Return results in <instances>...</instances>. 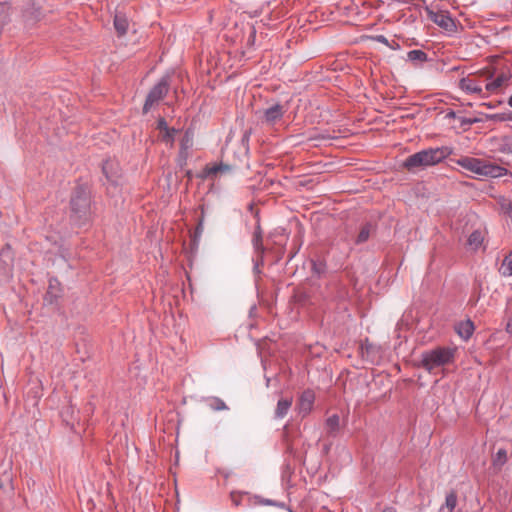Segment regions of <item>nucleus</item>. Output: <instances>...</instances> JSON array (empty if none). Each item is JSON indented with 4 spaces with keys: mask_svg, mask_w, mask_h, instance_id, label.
Masks as SVG:
<instances>
[{
    "mask_svg": "<svg viewBox=\"0 0 512 512\" xmlns=\"http://www.w3.org/2000/svg\"><path fill=\"white\" fill-rule=\"evenodd\" d=\"M91 190L87 184H78L71 192L70 219L77 226H84L92 220Z\"/></svg>",
    "mask_w": 512,
    "mask_h": 512,
    "instance_id": "1",
    "label": "nucleus"
},
{
    "mask_svg": "<svg viewBox=\"0 0 512 512\" xmlns=\"http://www.w3.org/2000/svg\"><path fill=\"white\" fill-rule=\"evenodd\" d=\"M451 153L452 149L447 146L421 150L408 156L403 162V167L410 172H416L442 162Z\"/></svg>",
    "mask_w": 512,
    "mask_h": 512,
    "instance_id": "2",
    "label": "nucleus"
},
{
    "mask_svg": "<svg viewBox=\"0 0 512 512\" xmlns=\"http://www.w3.org/2000/svg\"><path fill=\"white\" fill-rule=\"evenodd\" d=\"M454 356L455 349L449 347H437L423 352L421 354V359L416 366L421 367L432 374L435 369L452 363Z\"/></svg>",
    "mask_w": 512,
    "mask_h": 512,
    "instance_id": "3",
    "label": "nucleus"
},
{
    "mask_svg": "<svg viewBox=\"0 0 512 512\" xmlns=\"http://www.w3.org/2000/svg\"><path fill=\"white\" fill-rule=\"evenodd\" d=\"M480 77L486 81L485 89L490 93H495L503 86L507 85L512 77L509 70H502L498 74L490 69H485L481 72Z\"/></svg>",
    "mask_w": 512,
    "mask_h": 512,
    "instance_id": "4",
    "label": "nucleus"
},
{
    "mask_svg": "<svg viewBox=\"0 0 512 512\" xmlns=\"http://www.w3.org/2000/svg\"><path fill=\"white\" fill-rule=\"evenodd\" d=\"M169 77L164 76L160 79V81L153 86V88L149 91L144 106L143 112L147 113L150 109L158 103L161 99H163L168 91H169Z\"/></svg>",
    "mask_w": 512,
    "mask_h": 512,
    "instance_id": "5",
    "label": "nucleus"
},
{
    "mask_svg": "<svg viewBox=\"0 0 512 512\" xmlns=\"http://www.w3.org/2000/svg\"><path fill=\"white\" fill-rule=\"evenodd\" d=\"M252 244L254 251L257 254V258L254 260V272L260 273V266L263 265V255L265 252V247L263 246L262 243V229L259 224L256 226L255 231L253 233Z\"/></svg>",
    "mask_w": 512,
    "mask_h": 512,
    "instance_id": "6",
    "label": "nucleus"
},
{
    "mask_svg": "<svg viewBox=\"0 0 512 512\" xmlns=\"http://www.w3.org/2000/svg\"><path fill=\"white\" fill-rule=\"evenodd\" d=\"M286 111L287 109L284 105L276 103L263 111L262 123L273 126L283 118Z\"/></svg>",
    "mask_w": 512,
    "mask_h": 512,
    "instance_id": "7",
    "label": "nucleus"
},
{
    "mask_svg": "<svg viewBox=\"0 0 512 512\" xmlns=\"http://www.w3.org/2000/svg\"><path fill=\"white\" fill-rule=\"evenodd\" d=\"M429 19L442 29L453 32L456 29L454 19L445 11H428Z\"/></svg>",
    "mask_w": 512,
    "mask_h": 512,
    "instance_id": "8",
    "label": "nucleus"
},
{
    "mask_svg": "<svg viewBox=\"0 0 512 512\" xmlns=\"http://www.w3.org/2000/svg\"><path fill=\"white\" fill-rule=\"evenodd\" d=\"M61 292H62L61 284L58 281V279L50 278L49 279L48 288H47V292H46L45 297H44V301L47 304H50V305L56 303L57 300L61 296Z\"/></svg>",
    "mask_w": 512,
    "mask_h": 512,
    "instance_id": "9",
    "label": "nucleus"
},
{
    "mask_svg": "<svg viewBox=\"0 0 512 512\" xmlns=\"http://www.w3.org/2000/svg\"><path fill=\"white\" fill-rule=\"evenodd\" d=\"M457 163L464 169L470 171V172H473V173H476L478 175H481L482 173V168H483V163H484V160L482 159H478V158H473V157H462L460 158Z\"/></svg>",
    "mask_w": 512,
    "mask_h": 512,
    "instance_id": "10",
    "label": "nucleus"
},
{
    "mask_svg": "<svg viewBox=\"0 0 512 512\" xmlns=\"http://www.w3.org/2000/svg\"><path fill=\"white\" fill-rule=\"evenodd\" d=\"M193 136V132L190 129H187L181 139L179 152L180 165H183L186 162L188 150L193 146Z\"/></svg>",
    "mask_w": 512,
    "mask_h": 512,
    "instance_id": "11",
    "label": "nucleus"
},
{
    "mask_svg": "<svg viewBox=\"0 0 512 512\" xmlns=\"http://www.w3.org/2000/svg\"><path fill=\"white\" fill-rule=\"evenodd\" d=\"M26 23L34 24L42 18V11L34 2H28L23 10Z\"/></svg>",
    "mask_w": 512,
    "mask_h": 512,
    "instance_id": "12",
    "label": "nucleus"
},
{
    "mask_svg": "<svg viewBox=\"0 0 512 512\" xmlns=\"http://www.w3.org/2000/svg\"><path fill=\"white\" fill-rule=\"evenodd\" d=\"M102 171L107 180L113 185H118L121 175L119 174L118 165L113 161L107 160L103 163Z\"/></svg>",
    "mask_w": 512,
    "mask_h": 512,
    "instance_id": "13",
    "label": "nucleus"
},
{
    "mask_svg": "<svg viewBox=\"0 0 512 512\" xmlns=\"http://www.w3.org/2000/svg\"><path fill=\"white\" fill-rule=\"evenodd\" d=\"M481 80H476L470 77H465L460 79L459 81V87L470 94H481L482 93V87H481Z\"/></svg>",
    "mask_w": 512,
    "mask_h": 512,
    "instance_id": "14",
    "label": "nucleus"
},
{
    "mask_svg": "<svg viewBox=\"0 0 512 512\" xmlns=\"http://www.w3.org/2000/svg\"><path fill=\"white\" fill-rule=\"evenodd\" d=\"M481 176H487V177H500L503 175H506L508 170L504 167H501L499 165L484 161L483 168H482Z\"/></svg>",
    "mask_w": 512,
    "mask_h": 512,
    "instance_id": "15",
    "label": "nucleus"
},
{
    "mask_svg": "<svg viewBox=\"0 0 512 512\" xmlns=\"http://www.w3.org/2000/svg\"><path fill=\"white\" fill-rule=\"evenodd\" d=\"M376 232L375 226L372 223H365L361 226L358 235L355 238V244L360 245L368 241V239Z\"/></svg>",
    "mask_w": 512,
    "mask_h": 512,
    "instance_id": "16",
    "label": "nucleus"
},
{
    "mask_svg": "<svg viewBox=\"0 0 512 512\" xmlns=\"http://www.w3.org/2000/svg\"><path fill=\"white\" fill-rule=\"evenodd\" d=\"M326 433L330 437H336L340 430V417L333 414L326 419L325 422Z\"/></svg>",
    "mask_w": 512,
    "mask_h": 512,
    "instance_id": "17",
    "label": "nucleus"
},
{
    "mask_svg": "<svg viewBox=\"0 0 512 512\" xmlns=\"http://www.w3.org/2000/svg\"><path fill=\"white\" fill-rule=\"evenodd\" d=\"M292 405V397H282L278 400L276 409H275V418L282 419L284 418L288 411L290 410Z\"/></svg>",
    "mask_w": 512,
    "mask_h": 512,
    "instance_id": "18",
    "label": "nucleus"
},
{
    "mask_svg": "<svg viewBox=\"0 0 512 512\" xmlns=\"http://www.w3.org/2000/svg\"><path fill=\"white\" fill-rule=\"evenodd\" d=\"M314 402V393L310 390L304 391L300 397V410L304 414L310 412Z\"/></svg>",
    "mask_w": 512,
    "mask_h": 512,
    "instance_id": "19",
    "label": "nucleus"
},
{
    "mask_svg": "<svg viewBox=\"0 0 512 512\" xmlns=\"http://www.w3.org/2000/svg\"><path fill=\"white\" fill-rule=\"evenodd\" d=\"M457 333L459 336L465 340L469 339L474 331V324L472 321L467 320L460 322L457 326Z\"/></svg>",
    "mask_w": 512,
    "mask_h": 512,
    "instance_id": "20",
    "label": "nucleus"
},
{
    "mask_svg": "<svg viewBox=\"0 0 512 512\" xmlns=\"http://www.w3.org/2000/svg\"><path fill=\"white\" fill-rule=\"evenodd\" d=\"M128 19L124 14H116L114 17V27L119 36H123L128 30Z\"/></svg>",
    "mask_w": 512,
    "mask_h": 512,
    "instance_id": "21",
    "label": "nucleus"
},
{
    "mask_svg": "<svg viewBox=\"0 0 512 512\" xmlns=\"http://www.w3.org/2000/svg\"><path fill=\"white\" fill-rule=\"evenodd\" d=\"M507 462V451L499 449L492 459V468L495 473L499 472L503 465Z\"/></svg>",
    "mask_w": 512,
    "mask_h": 512,
    "instance_id": "22",
    "label": "nucleus"
},
{
    "mask_svg": "<svg viewBox=\"0 0 512 512\" xmlns=\"http://www.w3.org/2000/svg\"><path fill=\"white\" fill-rule=\"evenodd\" d=\"M407 58L413 63H423L428 60V55L422 50H411L407 53Z\"/></svg>",
    "mask_w": 512,
    "mask_h": 512,
    "instance_id": "23",
    "label": "nucleus"
},
{
    "mask_svg": "<svg viewBox=\"0 0 512 512\" xmlns=\"http://www.w3.org/2000/svg\"><path fill=\"white\" fill-rule=\"evenodd\" d=\"M499 272L503 276H512V253L504 257Z\"/></svg>",
    "mask_w": 512,
    "mask_h": 512,
    "instance_id": "24",
    "label": "nucleus"
},
{
    "mask_svg": "<svg viewBox=\"0 0 512 512\" xmlns=\"http://www.w3.org/2000/svg\"><path fill=\"white\" fill-rule=\"evenodd\" d=\"M0 481L3 482L5 485L9 486L12 491L14 490L13 473L10 465H8L7 468L1 473Z\"/></svg>",
    "mask_w": 512,
    "mask_h": 512,
    "instance_id": "25",
    "label": "nucleus"
},
{
    "mask_svg": "<svg viewBox=\"0 0 512 512\" xmlns=\"http://www.w3.org/2000/svg\"><path fill=\"white\" fill-rule=\"evenodd\" d=\"M456 505H457V494L455 491H450L446 495L445 505L443 507H441V510H443L444 507H446L448 509V512H453Z\"/></svg>",
    "mask_w": 512,
    "mask_h": 512,
    "instance_id": "26",
    "label": "nucleus"
},
{
    "mask_svg": "<svg viewBox=\"0 0 512 512\" xmlns=\"http://www.w3.org/2000/svg\"><path fill=\"white\" fill-rule=\"evenodd\" d=\"M482 241H483L482 233L479 230H475L469 235L467 242L470 246L477 248L481 245Z\"/></svg>",
    "mask_w": 512,
    "mask_h": 512,
    "instance_id": "27",
    "label": "nucleus"
},
{
    "mask_svg": "<svg viewBox=\"0 0 512 512\" xmlns=\"http://www.w3.org/2000/svg\"><path fill=\"white\" fill-rule=\"evenodd\" d=\"M229 170H230L229 165H225V164L221 163L219 165H214L212 167L207 168V175L212 176V175H216L219 172H227Z\"/></svg>",
    "mask_w": 512,
    "mask_h": 512,
    "instance_id": "28",
    "label": "nucleus"
},
{
    "mask_svg": "<svg viewBox=\"0 0 512 512\" xmlns=\"http://www.w3.org/2000/svg\"><path fill=\"white\" fill-rule=\"evenodd\" d=\"M209 406L211 409H213L215 411H221V410L227 409L225 402L222 399L217 398V397L212 398L210 400Z\"/></svg>",
    "mask_w": 512,
    "mask_h": 512,
    "instance_id": "29",
    "label": "nucleus"
},
{
    "mask_svg": "<svg viewBox=\"0 0 512 512\" xmlns=\"http://www.w3.org/2000/svg\"><path fill=\"white\" fill-rule=\"evenodd\" d=\"M178 132L175 128H169L164 131V135L162 136V140L169 143L173 142L175 134Z\"/></svg>",
    "mask_w": 512,
    "mask_h": 512,
    "instance_id": "30",
    "label": "nucleus"
},
{
    "mask_svg": "<svg viewBox=\"0 0 512 512\" xmlns=\"http://www.w3.org/2000/svg\"><path fill=\"white\" fill-rule=\"evenodd\" d=\"M484 122V119L480 115V117H474V118H462L461 119V125L462 126H471L475 123Z\"/></svg>",
    "mask_w": 512,
    "mask_h": 512,
    "instance_id": "31",
    "label": "nucleus"
},
{
    "mask_svg": "<svg viewBox=\"0 0 512 512\" xmlns=\"http://www.w3.org/2000/svg\"><path fill=\"white\" fill-rule=\"evenodd\" d=\"M499 150L503 153L512 154V139H505L501 143Z\"/></svg>",
    "mask_w": 512,
    "mask_h": 512,
    "instance_id": "32",
    "label": "nucleus"
},
{
    "mask_svg": "<svg viewBox=\"0 0 512 512\" xmlns=\"http://www.w3.org/2000/svg\"><path fill=\"white\" fill-rule=\"evenodd\" d=\"M501 209L507 216H509L512 219V201L504 200L501 203Z\"/></svg>",
    "mask_w": 512,
    "mask_h": 512,
    "instance_id": "33",
    "label": "nucleus"
},
{
    "mask_svg": "<svg viewBox=\"0 0 512 512\" xmlns=\"http://www.w3.org/2000/svg\"><path fill=\"white\" fill-rule=\"evenodd\" d=\"M203 221H204V210L201 209V218L199 219L198 225L196 227L195 235H194V241L201 236L203 231Z\"/></svg>",
    "mask_w": 512,
    "mask_h": 512,
    "instance_id": "34",
    "label": "nucleus"
},
{
    "mask_svg": "<svg viewBox=\"0 0 512 512\" xmlns=\"http://www.w3.org/2000/svg\"><path fill=\"white\" fill-rule=\"evenodd\" d=\"M246 495V493H236V492H231L230 494V498H231V501L233 502V504L238 507L241 505V501H242V498Z\"/></svg>",
    "mask_w": 512,
    "mask_h": 512,
    "instance_id": "35",
    "label": "nucleus"
},
{
    "mask_svg": "<svg viewBox=\"0 0 512 512\" xmlns=\"http://www.w3.org/2000/svg\"><path fill=\"white\" fill-rule=\"evenodd\" d=\"M479 115L482 116L484 121H494V122H501V116L500 113L495 114H485V113H479Z\"/></svg>",
    "mask_w": 512,
    "mask_h": 512,
    "instance_id": "36",
    "label": "nucleus"
},
{
    "mask_svg": "<svg viewBox=\"0 0 512 512\" xmlns=\"http://www.w3.org/2000/svg\"><path fill=\"white\" fill-rule=\"evenodd\" d=\"M325 270V265L323 263L313 262V271L317 274L323 273Z\"/></svg>",
    "mask_w": 512,
    "mask_h": 512,
    "instance_id": "37",
    "label": "nucleus"
},
{
    "mask_svg": "<svg viewBox=\"0 0 512 512\" xmlns=\"http://www.w3.org/2000/svg\"><path fill=\"white\" fill-rule=\"evenodd\" d=\"M157 128L161 131V132H164L165 130L169 129L168 125H167V122L164 118H160L157 122Z\"/></svg>",
    "mask_w": 512,
    "mask_h": 512,
    "instance_id": "38",
    "label": "nucleus"
},
{
    "mask_svg": "<svg viewBox=\"0 0 512 512\" xmlns=\"http://www.w3.org/2000/svg\"><path fill=\"white\" fill-rule=\"evenodd\" d=\"M501 122L512 121V111L502 112L500 113Z\"/></svg>",
    "mask_w": 512,
    "mask_h": 512,
    "instance_id": "39",
    "label": "nucleus"
},
{
    "mask_svg": "<svg viewBox=\"0 0 512 512\" xmlns=\"http://www.w3.org/2000/svg\"><path fill=\"white\" fill-rule=\"evenodd\" d=\"M373 39L379 43H382L384 45H389L388 39L384 35H376L373 37Z\"/></svg>",
    "mask_w": 512,
    "mask_h": 512,
    "instance_id": "40",
    "label": "nucleus"
},
{
    "mask_svg": "<svg viewBox=\"0 0 512 512\" xmlns=\"http://www.w3.org/2000/svg\"><path fill=\"white\" fill-rule=\"evenodd\" d=\"M383 512H397L393 507H387L383 510Z\"/></svg>",
    "mask_w": 512,
    "mask_h": 512,
    "instance_id": "41",
    "label": "nucleus"
},
{
    "mask_svg": "<svg viewBox=\"0 0 512 512\" xmlns=\"http://www.w3.org/2000/svg\"><path fill=\"white\" fill-rule=\"evenodd\" d=\"M507 103L512 108V95L508 98Z\"/></svg>",
    "mask_w": 512,
    "mask_h": 512,
    "instance_id": "42",
    "label": "nucleus"
},
{
    "mask_svg": "<svg viewBox=\"0 0 512 512\" xmlns=\"http://www.w3.org/2000/svg\"><path fill=\"white\" fill-rule=\"evenodd\" d=\"M7 485H5L3 482L0 481V489H3L4 487H6Z\"/></svg>",
    "mask_w": 512,
    "mask_h": 512,
    "instance_id": "43",
    "label": "nucleus"
},
{
    "mask_svg": "<svg viewBox=\"0 0 512 512\" xmlns=\"http://www.w3.org/2000/svg\"><path fill=\"white\" fill-rule=\"evenodd\" d=\"M483 105H485V106H487V107H489V108H492V107H493V106H492V104H488V103H484Z\"/></svg>",
    "mask_w": 512,
    "mask_h": 512,
    "instance_id": "44",
    "label": "nucleus"
},
{
    "mask_svg": "<svg viewBox=\"0 0 512 512\" xmlns=\"http://www.w3.org/2000/svg\"><path fill=\"white\" fill-rule=\"evenodd\" d=\"M448 116H450V117H454V116H455V113L452 111V112H450V113L448 114Z\"/></svg>",
    "mask_w": 512,
    "mask_h": 512,
    "instance_id": "45",
    "label": "nucleus"
},
{
    "mask_svg": "<svg viewBox=\"0 0 512 512\" xmlns=\"http://www.w3.org/2000/svg\"><path fill=\"white\" fill-rule=\"evenodd\" d=\"M265 503H266V504H269V505L273 504V502H272L271 500H266V502H265Z\"/></svg>",
    "mask_w": 512,
    "mask_h": 512,
    "instance_id": "46",
    "label": "nucleus"
}]
</instances>
